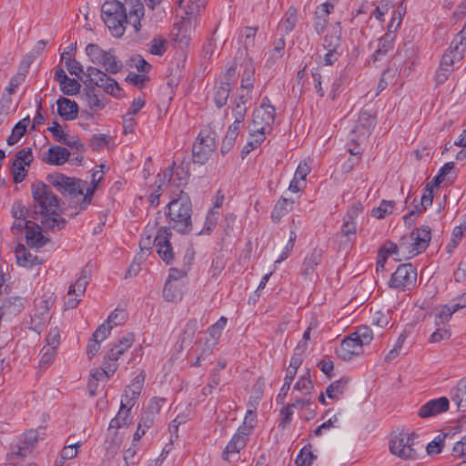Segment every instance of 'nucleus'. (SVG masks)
Here are the masks:
<instances>
[{"label": "nucleus", "instance_id": "nucleus-1", "mask_svg": "<svg viewBox=\"0 0 466 466\" xmlns=\"http://www.w3.org/2000/svg\"><path fill=\"white\" fill-rule=\"evenodd\" d=\"M145 15V7L141 0H107L101 7V17L111 35L121 37L127 25H131L136 32L141 28V19Z\"/></svg>", "mask_w": 466, "mask_h": 466}, {"label": "nucleus", "instance_id": "nucleus-2", "mask_svg": "<svg viewBox=\"0 0 466 466\" xmlns=\"http://www.w3.org/2000/svg\"><path fill=\"white\" fill-rule=\"evenodd\" d=\"M33 202L31 214L35 220H40L45 230L59 231L66 227V220L60 214V200L51 187L42 181L31 184Z\"/></svg>", "mask_w": 466, "mask_h": 466}, {"label": "nucleus", "instance_id": "nucleus-3", "mask_svg": "<svg viewBox=\"0 0 466 466\" xmlns=\"http://www.w3.org/2000/svg\"><path fill=\"white\" fill-rule=\"evenodd\" d=\"M65 66L69 74L77 76L85 84H94L115 97H120L122 96V88L119 86L118 83L106 73H103L100 69L95 66H88L86 72H85L82 65L78 61L69 58Z\"/></svg>", "mask_w": 466, "mask_h": 466}, {"label": "nucleus", "instance_id": "nucleus-4", "mask_svg": "<svg viewBox=\"0 0 466 466\" xmlns=\"http://www.w3.org/2000/svg\"><path fill=\"white\" fill-rule=\"evenodd\" d=\"M192 212L190 198L183 190H180L177 198L171 200L166 207L167 228L181 234L189 233L192 230Z\"/></svg>", "mask_w": 466, "mask_h": 466}, {"label": "nucleus", "instance_id": "nucleus-5", "mask_svg": "<svg viewBox=\"0 0 466 466\" xmlns=\"http://www.w3.org/2000/svg\"><path fill=\"white\" fill-rule=\"evenodd\" d=\"M48 181L66 198L74 200L76 198L82 197L79 203V210H84L90 204L94 194L93 188H86V182L78 178L69 177L64 174L56 173L47 177ZM73 201L70 202L72 204Z\"/></svg>", "mask_w": 466, "mask_h": 466}, {"label": "nucleus", "instance_id": "nucleus-6", "mask_svg": "<svg viewBox=\"0 0 466 466\" xmlns=\"http://www.w3.org/2000/svg\"><path fill=\"white\" fill-rule=\"evenodd\" d=\"M389 446L391 454L407 461L420 459L424 448L415 432L395 434L391 437Z\"/></svg>", "mask_w": 466, "mask_h": 466}, {"label": "nucleus", "instance_id": "nucleus-7", "mask_svg": "<svg viewBox=\"0 0 466 466\" xmlns=\"http://www.w3.org/2000/svg\"><path fill=\"white\" fill-rule=\"evenodd\" d=\"M431 239V229L428 226H421L411 230L400 238L401 254L407 258H413L429 247Z\"/></svg>", "mask_w": 466, "mask_h": 466}, {"label": "nucleus", "instance_id": "nucleus-8", "mask_svg": "<svg viewBox=\"0 0 466 466\" xmlns=\"http://www.w3.org/2000/svg\"><path fill=\"white\" fill-rule=\"evenodd\" d=\"M217 133L210 126L200 129L192 146V159L194 163L204 165L208 162L217 147Z\"/></svg>", "mask_w": 466, "mask_h": 466}, {"label": "nucleus", "instance_id": "nucleus-9", "mask_svg": "<svg viewBox=\"0 0 466 466\" xmlns=\"http://www.w3.org/2000/svg\"><path fill=\"white\" fill-rule=\"evenodd\" d=\"M416 279V268L410 263L401 264L392 273L389 287L397 290H407L415 285Z\"/></svg>", "mask_w": 466, "mask_h": 466}, {"label": "nucleus", "instance_id": "nucleus-10", "mask_svg": "<svg viewBox=\"0 0 466 466\" xmlns=\"http://www.w3.org/2000/svg\"><path fill=\"white\" fill-rule=\"evenodd\" d=\"M275 108H269L268 111L263 108L254 110L252 122L249 126L250 135H265L271 129V126L275 121Z\"/></svg>", "mask_w": 466, "mask_h": 466}, {"label": "nucleus", "instance_id": "nucleus-11", "mask_svg": "<svg viewBox=\"0 0 466 466\" xmlns=\"http://www.w3.org/2000/svg\"><path fill=\"white\" fill-rule=\"evenodd\" d=\"M376 124V117L368 111H361L356 125L351 130L350 140L353 143L364 141L370 135Z\"/></svg>", "mask_w": 466, "mask_h": 466}, {"label": "nucleus", "instance_id": "nucleus-12", "mask_svg": "<svg viewBox=\"0 0 466 466\" xmlns=\"http://www.w3.org/2000/svg\"><path fill=\"white\" fill-rule=\"evenodd\" d=\"M171 236L172 233L169 228L161 227L154 237V246L157 247V252L167 264H170L174 259V252L170 243Z\"/></svg>", "mask_w": 466, "mask_h": 466}, {"label": "nucleus", "instance_id": "nucleus-13", "mask_svg": "<svg viewBox=\"0 0 466 466\" xmlns=\"http://www.w3.org/2000/svg\"><path fill=\"white\" fill-rule=\"evenodd\" d=\"M323 257V250L319 248H313L305 257L301 266V275L309 280L317 279L319 278L316 268L321 263Z\"/></svg>", "mask_w": 466, "mask_h": 466}, {"label": "nucleus", "instance_id": "nucleus-14", "mask_svg": "<svg viewBox=\"0 0 466 466\" xmlns=\"http://www.w3.org/2000/svg\"><path fill=\"white\" fill-rule=\"evenodd\" d=\"M450 408V400L446 397H440L433 399L423 404L419 411L418 415L421 419H428L431 417L437 416L443 412H446Z\"/></svg>", "mask_w": 466, "mask_h": 466}, {"label": "nucleus", "instance_id": "nucleus-15", "mask_svg": "<svg viewBox=\"0 0 466 466\" xmlns=\"http://www.w3.org/2000/svg\"><path fill=\"white\" fill-rule=\"evenodd\" d=\"M362 347L354 339L351 334L344 338L336 349L337 356L342 360H350L353 357L360 355Z\"/></svg>", "mask_w": 466, "mask_h": 466}, {"label": "nucleus", "instance_id": "nucleus-16", "mask_svg": "<svg viewBox=\"0 0 466 466\" xmlns=\"http://www.w3.org/2000/svg\"><path fill=\"white\" fill-rule=\"evenodd\" d=\"M163 176V182L167 179L168 182H171L179 188L187 184L190 174L187 168L183 166L176 167L175 162H173L171 167L164 172Z\"/></svg>", "mask_w": 466, "mask_h": 466}, {"label": "nucleus", "instance_id": "nucleus-17", "mask_svg": "<svg viewBox=\"0 0 466 466\" xmlns=\"http://www.w3.org/2000/svg\"><path fill=\"white\" fill-rule=\"evenodd\" d=\"M146 375L143 371L137 374L131 383L127 386L123 395L124 403L129 407H133L136 403V400L140 395L145 382Z\"/></svg>", "mask_w": 466, "mask_h": 466}, {"label": "nucleus", "instance_id": "nucleus-18", "mask_svg": "<svg viewBox=\"0 0 466 466\" xmlns=\"http://www.w3.org/2000/svg\"><path fill=\"white\" fill-rule=\"evenodd\" d=\"M92 273V266L87 263L80 271L79 276L76 282L70 285L68 289L69 296H82L86 289V286L89 283Z\"/></svg>", "mask_w": 466, "mask_h": 466}, {"label": "nucleus", "instance_id": "nucleus-19", "mask_svg": "<svg viewBox=\"0 0 466 466\" xmlns=\"http://www.w3.org/2000/svg\"><path fill=\"white\" fill-rule=\"evenodd\" d=\"M333 8L334 5L329 2H326L317 7L313 26L318 35H321L327 27L328 16Z\"/></svg>", "mask_w": 466, "mask_h": 466}, {"label": "nucleus", "instance_id": "nucleus-20", "mask_svg": "<svg viewBox=\"0 0 466 466\" xmlns=\"http://www.w3.org/2000/svg\"><path fill=\"white\" fill-rule=\"evenodd\" d=\"M57 113L64 120H74L78 116V105L68 98L60 97L56 101Z\"/></svg>", "mask_w": 466, "mask_h": 466}, {"label": "nucleus", "instance_id": "nucleus-21", "mask_svg": "<svg viewBox=\"0 0 466 466\" xmlns=\"http://www.w3.org/2000/svg\"><path fill=\"white\" fill-rule=\"evenodd\" d=\"M25 239L28 246L35 248L44 247L49 239L44 236L39 225L33 223L25 231Z\"/></svg>", "mask_w": 466, "mask_h": 466}, {"label": "nucleus", "instance_id": "nucleus-22", "mask_svg": "<svg viewBox=\"0 0 466 466\" xmlns=\"http://www.w3.org/2000/svg\"><path fill=\"white\" fill-rule=\"evenodd\" d=\"M70 157V152L59 146L51 147L44 157V161L49 165L61 166L65 164Z\"/></svg>", "mask_w": 466, "mask_h": 466}, {"label": "nucleus", "instance_id": "nucleus-23", "mask_svg": "<svg viewBox=\"0 0 466 466\" xmlns=\"http://www.w3.org/2000/svg\"><path fill=\"white\" fill-rule=\"evenodd\" d=\"M15 254L17 264L25 268H32L42 262L37 256L33 255L23 244L16 246Z\"/></svg>", "mask_w": 466, "mask_h": 466}, {"label": "nucleus", "instance_id": "nucleus-24", "mask_svg": "<svg viewBox=\"0 0 466 466\" xmlns=\"http://www.w3.org/2000/svg\"><path fill=\"white\" fill-rule=\"evenodd\" d=\"M101 62L98 65L102 66L105 68V72L107 74H117L123 68V63L119 60L116 55L114 54V50L110 49L106 51L104 56H102Z\"/></svg>", "mask_w": 466, "mask_h": 466}, {"label": "nucleus", "instance_id": "nucleus-25", "mask_svg": "<svg viewBox=\"0 0 466 466\" xmlns=\"http://www.w3.org/2000/svg\"><path fill=\"white\" fill-rule=\"evenodd\" d=\"M395 35L393 32L388 31L380 38H379L378 48L372 55L374 62L380 59L381 56H386L390 50L394 47Z\"/></svg>", "mask_w": 466, "mask_h": 466}, {"label": "nucleus", "instance_id": "nucleus-26", "mask_svg": "<svg viewBox=\"0 0 466 466\" xmlns=\"http://www.w3.org/2000/svg\"><path fill=\"white\" fill-rule=\"evenodd\" d=\"M38 437L37 432L35 431H29L24 435L23 441L21 443L16 446V450H13V454L17 457H26L32 451L34 445L37 442Z\"/></svg>", "mask_w": 466, "mask_h": 466}, {"label": "nucleus", "instance_id": "nucleus-27", "mask_svg": "<svg viewBox=\"0 0 466 466\" xmlns=\"http://www.w3.org/2000/svg\"><path fill=\"white\" fill-rule=\"evenodd\" d=\"M323 48L325 50L342 51L341 28L339 24L329 30L328 34L324 36Z\"/></svg>", "mask_w": 466, "mask_h": 466}, {"label": "nucleus", "instance_id": "nucleus-28", "mask_svg": "<svg viewBox=\"0 0 466 466\" xmlns=\"http://www.w3.org/2000/svg\"><path fill=\"white\" fill-rule=\"evenodd\" d=\"M451 400L457 406L458 410H466V377L460 380L451 390Z\"/></svg>", "mask_w": 466, "mask_h": 466}, {"label": "nucleus", "instance_id": "nucleus-29", "mask_svg": "<svg viewBox=\"0 0 466 466\" xmlns=\"http://www.w3.org/2000/svg\"><path fill=\"white\" fill-rule=\"evenodd\" d=\"M246 444L247 437L245 436L244 433L240 434L239 431H238L236 434L233 435V437L226 446L222 453L223 460L229 461V454L239 452L242 449L245 448Z\"/></svg>", "mask_w": 466, "mask_h": 466}, {"label": "nucleus", "instance_id": "nucleus-30", "mask_svg": "<svg viewBox=\"0 0 466 466\" xmlns=\"http://www.w3.org/2000/svg\"><path fill=\"white\" fill-rule=\"evenodd\" d=\"M298 22V11L294 6H290L283 18L280 20L278 30L281 32L282 36L290 33L294 28Z\"/></svg>", "mask_w": 466, "mask_h": 466}, {"label": "nucleus", "instance_id": "nucleus-31", "mask_svg": "<svg viewBox=\"0 0 466 466\" xmlns=\"http://www.w3.org/2000/svg\"><path fill=\"white\" fill-rule=\"evenodd\" d=\"M131 407L124 403V400H121L120 409L115 418H113L109 423V428L119 429L124 426H128L131 423Z\"/></svg>", "mask_w": 466, "mask_h": 466}, {"label": "nucleus", "instance_id": "nucleus-32", "mask_svg": "<svg viewBox=\"0 0 466 466\" xmlns=\"http://www.w3.org/2000/svg\"><path fill=\"white\" fill-rule=\"evenodd\" d=\"M455 60H457V57L451 55V53H444L436 74V77L439 82H443L448 78L449 74L453 70V64Z\"/></svg>", "mask_w": 466, "mask_h": 466}, {"label": "nucleus", "instance_id": "nucleus-33", "mask_svg": "<svg viewBox=\"0 0 466 466\" xmlns=\"http://www.w3.org/2000/svg\"><path fill=\"white\" fill-rule=\"evenodd\" d=\"M294 203V199L291 198H279L271 212L272 221L275 223L279 222L285 215L292 210Z\"/></svg>", "mask_w": 466, "mask_h": 466}, {"label": "nucleus", "instance_id": "nucleus-34", "mask_svg": "<svg viewBox=\"0 0 466 466\" xmlns=\"http://www.w3.org/2000/svg\"><path fill=\"white\" fill-rule=\"evenodd\" d=\"M171 37L174 42L182 46H188L190 35L187 25L183 22L175 24L171 30Z\"/></svg>", "mask_w": 466, "mask_h": 466}, {"label": "nucleus", "instance_id": "nucleus-35", "mask_svg": "<svg viewBox=\"0 0 466 466\" xmlns=\"http://www.w3.org/2000/svg\"><path fill=\"white\" fill-rule=\"evenodd\" d=\"M285 46L286 43L283 36L274 42V47L268 54V58L266 60L267 66H273L277 61L284 56Z\"/></svg>", "mask_w": 466, "mask_h": 466}, {"label": "nucleus", "instance_id": "nucleus-36", "mask_svg": "<svg viewBox=\"0 0 466 466\" xmlns=\"http://www.w3.org/2000/svg\"><path fill=\"white\" fill-rule=\"evenodd\" d=\"M230 91L231 86L229 82H220L215 86L214 102L217 107L221 108L227 104Z\"/></svg>", "mask_w": 466, "mask_h": 466}, {"label": "nucleus", "instance_id": "nucleus-37", "mask_svg": "<svg viewBox=\"0 0 466 466\" xmlns=\"http://www.w3.org/2000/svg\"><path fill=\"white\" fill-rule=\"evenodd\" d=\"M313 389L314 385L310 379L309 370H307L306 373L301 375L295 383L293 390L299 391L303 396H310Z\"/></svg>", "mask_w": 466, "mask_h": 466}, {"label": "nucleus", "instance_id": "nucleus-38", "mask_svg": "<svg viewBox=\"0 0 466 466\" xmlns=\"http://www.w3.org/2000/svg\"><path fill=\"white\" fill-rule=\"evenodd\" d=\"M349 382V380L347 378H340L339 380L332 382L327 389H326V395L328 398L338 400L340 396L344 393L346 386Z\"/></svg>", "mask_w": 466, "mask_h": 466}, {"label": "nucleus", "instance_id": "nucleus-39", "mask_svg": "<svg viewBox=\"0 0 466 466\" xmlns=\"http://www.w3.org/2000/svg\"><path fill=\"white\" fill-rule=\"evenodd\" d=\"M163 297L168 302H176L182 298V291L176 282L166 281L163 289Z\"/></svg>", "mask_w": 466, "mask_h": 466}, {"label": "nucleus", "instance_id": "nucleus-40", "mask_svg": "<svg viewBox=\"0 0 466 466\" xmlns=\"http://www.w3.org/2000/svg\"><path fill=\"white\" fill-rule=\"evenodd\" d=\"M447 436V433L439 434L431 442H429L425 447L427 454L429 456L440 454L445 446V440Z\"/></svg>", "mask_w": 466, "mask_h": 466}, {"label": "nucleus", "instance_id": "nucleus-41", "mask_svg": "<svg viewBox=\"0 0 466 466\" xmlns=\"http://www.w3.org/2000/svg\"><path fill=\"white\" fill-rule=\"evenodd\" d=\"M305 351V344L302 346L299 343L291 356L289 366L287 369V372H292L297 374L298 369L300 367L303 361V353Z\"/></svg>", "mask_w": 466, "mask_h": 466}, {"label": "nucleus", "instance_id": "nucleus-42", "mask_svg": "<svg viewBox=\"0 0 466 466\" xmlns=\"http://www.w3.org/2000/svg\"><path fill=\"white\" fill-rule=\"evenodd\" d=\"M354 339L358 341L361 347L368 345L373 339V332L370 328L367 326L359 327L356 331L351 333Z\"/></svg>", "mask_w": 466, "mask_h": 466}, {"label": "nucleus", "instance_id": "nucleus-43", "mask_svg": "<svg viewBox=\"0 0 466 466\" xmlns=\"http://www.w3.org/2000/svg\"><path fill=\"white\" fill-rule=\"evenodd\" d=\"M1 308L2 309H4L6 313L16 315L23 310L24 304L21 298L10 297L3 302V306Z\"/></svg>", "mask_w": 466, "mask_h": 466}, {"label": "nucleus", "instance_id": "nucleus-44", "mask_svg": "<svg viewBox=\"0 0 466 466\" xmlns=\"http://www.w3.org/2000/svg\"><path fill=\"white\" fill-rule=\"evenodd\" d=\"M56 356V350L54 347L44 346L40 352L39 367L42 370L48 368Z\"/></svg>", "mask_w": 466, "mask_h": 466}, {"label": "nucleus", "instance_id": "nucleus-45", "mask_svg": "<svg viewBox=\"0 0 466 466\" xmlns=\"http://www.w3.org/2000/svg\"><path fill=\"white\" fill-rule=\"evenodd\" d=\"M13 218L16 219H34L35 217L31 214L30 205L26 208L21 202H15L11 208Z\"/></svg>", "mask_w": 466, "mask_h": 466}, {"label": "nucleus", "instance_id": "nucleus-46", "mask_svg": "<svg viewBox=\"0 0 466 466\" xmlns=\"http://www.w3.org/2000/svg\"><path fill=\"white\" fill-rule=\"evenodd\" d=\"M406 13V6L404 5V2L402 1L399 5L398 9L395 10L392 14V17L388 25V31L395 33L397 29L400 27L402 17Z\"/></svg>", "mask_w": 466, "mask_h": 466}, {"label": "nucleus", "instance_id": "nucleus-47", "mask_svg": "<svg viewBox=\"0 0 466 466\" xmlns=\"http://www.w3.org/2000/svg\"><path fill=\"white\" fill-rule=\"evenodd\" d=\"M218 217H219L218 210H216L215 208H210L207 214L204 228L201 231H199L198 233V235H200L203 233L210 234L217 225Z\"/></svg>", "mask_w": 466, "mask_h": 466}, {"label": "nucleus", "instance_id": "nucleus-48", "mask_svg": "<svg viewBox=\"0 0 466 466\" xmlns=\"http://www.w3.org/2000/svg\"><path fill=\"white\" fill-rule=\"evenodd\" d=\"M153 422L154 419L151 415H144L137 425V431L134 434L133 441H139L142 436L145 435L147 430L153 425Z\"/></svg>", "mask_w": 466, "mask_h": 466}, {"label": "nucleus", "instance_id": "nucleus-49", "mask_svg": "<svg viewBox=\"0 0 466 466\" xmlns=\"http://www.w3.org/2000/svg\"><path fill=\"white\" fill-rule=\"evenodd\" d=\"M167 41L161 37H154L149 44V52L154 56H161L167 50Z\"/></svg>", "mask_w": 466, "mask_h": 466}, {"label": "nucleus", "instance_id": "nucleus-50", "mask_svg": "<svg viewBox=\"0 0 466 466\" xmlns=\"http://www.w3.org/2000/svg\"><path fill=\"white\" fill-rule=\"evenodd\" d=\"M254 72L255 69L250 63H247L245 66V71L241 79V88L246 90H251L254 84Z\"/></svg>", "mask_w": 466, "mask_h": 466}, {"label": "nucleus", "instance_id": "nucleus-51", "mask_svg": "<svg viewBox=\"0 0 466 466\" xmlns=\"http://www.w3.org/2000/svg\"><path fill=\"white\" fill-rule=\"evenodd\" d=\"M394 206V201L382 200L380 205L372 210V215L377 218H383L393 211Z\"/></svg>", "mask_w": 466, "mask_h": 466}, {"label": "nucleus", "instance_id": "nucleus-52", "mask_svg": "<svg viewBox=\"0 0 466 466\" xmlns=\"http://www.w3.org/2000/svg\"><path fill=\"white\" fill-rule=\"evenodd\" d=\"M295 377H296V375L293 374L292 372H286V375L284 378V383H283V385L277 396V399H276V400L279 404L284 403V400L288 395V392L290 389V385Z\"/></svg>", "mask_w": 466, "mask_h": 466}, {"label": "nucleus", "instance_id": "nucleus-53", "mask_svg": "<svg viewBox=\"0 0 466 466\" xmlns=\"http://www.w3.org/2000/svg\"><path fill=\"white\" fill-rule=\"evenodd\" d=\"M87 90H86V98L87 104L91 108L101 109L104 107L103 102L98 98L97 95L95 93L94 84L87 83Z\"/></svg>", "mask_w": 466, "mask_h": 466}, {"label": "nucleus", "instance_id": "nucleus-54", "mask_svg": "<svg viewBox=\"0 0 466 466\" xmlns=\"http://www.w3.org/2000/svg\"><path fill=\"white\" fill-rule=\"evenodd\" d=\"M316 456L313 455L310 449L304 447L300 450L299 455L295 460L298 466H311L313 460Z\"/></svg>", "mask_w": 466, "mask_h": 466}, {"label": "nucleus", "instance_id": "nucleus-55", "mask_svg": "<svg viewBox=\"0 0 466 466\" xmlns=\"http://www.w3.org/2000/svg\"><path fill=\"white\" fill-rule=\"evenodd\" d=\"M106 50H103L99 46L96 44H88L86 47V53L90 58V61L94 64L101 62V58L104 56Z\"/></svg>", "mask_w": 466, "mask_h": 466}, {"label": "nucleus", "instance_id": "nucleus-56", "mask_svg": "<svg viewBox=\"0 0 466 466\" xmlns=\"http://www.w3.org/2000/svg\"><path fill=\"white\" fill-rule=\"evenodd\" d=\"M466 48V41L462 39H459L457 35L452 40L448 53H451V55L455 56L457 57V60H461L462 58V54Z\"/></svg>", "mask_w": 466, "mask_h": 466}, {"label": "nucleus", "instance_id": "nucleus-57", "mask_svg": "<svg viewBox=\"0 0 466 466\" xmlns=\"http://www.w3.org/2000/svg\"><path fill=\"white\" fill-rule=\"evenodd\" d=\"M33 159L32 149L30 147H25L15 154L14 163H20L21 165L29 167Z\"/></svg>", "mask_w": 466, "mask_h": 466}, {"label": "nucleus", "instance_id": "nucleus-58", "mask_svg": "<svg viewBox=\"0 0 466 466\" xmlns=\"http://www.w3.org/2000/svg\"><path fill=\"white\" fill-rule=\"evenodd\" d=\"M81 88V85L75 78H69L60 86V89L63 94L66 96H74L76 95Z\"/></svg>", "mask_w": 466, "mask_h": 466}, {"label": "nucleus", "instance_id": "nucleus-59", "mask_svg": "<svg viewBox=\"0 0 466 466\" xmlns=\"http://www.w3.org/2000/svg\"><path fill=\"white\" fill-rule=\"evenodd\" d=\"M16 107L17 105L13 106L11 95L4 93L0 99V113L8 116L11 112H15L16 110Z\"/></svg>", "mask_w": 466, "mask_h": 466}, {"label": "nucleus", "instance_id": "nucleus-60", "mask_svg": "<svg viewBox=\"0 0 466 466\" xmlns=\"http://www.w3.org/2000/svg\"><path fill=\"white\" fill-rule=\"evenodd\" d=\"M238 134L232 130H228L225 138L222 141L221 145V154L226 155L230 149L234 147L236 139L238 137Z\"/></svg>", "mask_w": 466, "mask_h": 466}, {"label": "nucleus", "instance_id": "nucleus-61", "mask_svg": "<svg viewBox=\"0 0 466 466\" xmlns=\"http://www.w3.org/2000/svg\"><path fill=\"white\" fill-rule=\"evenodd\" d=\"M451 333L450 329L444 326L438 328L429 338L430 343H439L442 340H447L451 338Z\"/></svg>", "mask_w": 466, "mask_h": 466}, {"label": "nucleus", "instance_id": "nucleus-62", "mask_svg": "<svg viewBox=\"0 0 466 466\" xmlns=\"http://www.w3.org/2000/svg\"><path fill=\"white\" fill-rule=\"evenodd\" d=\"M253 137H255V138L248 141V143L242 148L241 154L243 157L248 156L252 150L258 147L265 139V135L263 134H255Z\"/></svg>", "mask_w": 466, "mask_h": 466}, {"label": "nucleus", "instance_id": "nucleus-63", "mask_svg": "<svg viewBox=\"0 0 466 466\" xmlns=\"http://www.w3.org/2000/svg\"><path fill=\"white\" fill-rule=\"evenodd\" d=\"M25 132L24 126L15 124L10 136L6 139L7 145L14 146L16 144L25 136Z\"/></svg>", "mask_w": 466, "mask_h": 466}, {"label": "nucleus", "instance_id": "nucleus-64", "mask_svg": "<svg viewBox=\"0 0 466 466\" xmlns=\"http://www.w3.org/2000/svg\"><path fill=\"white\" fill-rule=\"evenodd\" d=\"M198 330V320L196 319H189L183 329L182 341L191 340Z\"/></svg>", "mask_w": 466, "mask_h": 466}]
</instances>
